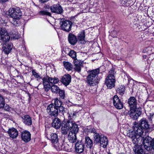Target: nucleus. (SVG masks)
I'll return each mask as SVG.
<instances>
[{
	"label": "nucleus",
	"instance_id": "f257e3e1",
	"mask_svg": "<svg viewBox=\"0 0 154 154\" xmlns=\"http://www.w3.org/2000/svg\"><path fill=\"white\" fill-rule=\"evenodd\" d=\"M77 129H79L77 125L74 121L71 119L64 121L62 123L61 131L63 135L67 134L69 130L70 131H72L73 130Z\"/></svg>",
	"mask_w": 154,
	"mask_h": 154
},
{
	"label": "nucleus",
	"instance_id": "f03ea898",
	"mask_svg": "<svg viewBox=\"0 0 154 154\" xmlns=\"http://www.w3.org/2000/svg\"><path fill=\"white\" fill-rule=\"evenodd\" d=\"M99 69H95L89 71V74L87 77V82L91 86H94L98 83L97 79L98 74L99 73Z\"/></svg>",
	"mask_w": 154,
	"mask_h": 154
},
{
	"label": "nucleus",
	"instance_id": "7ed1b4c3",
	"mask_svg": "<svg viewBox=\"0 0 154 154\" xmlns=\"http://www.w3.org/2000/svg\"><path fill=\"white\" fill-rule=\"evenodd\" d=\"M134 125L135 131H138V133H141L143 135V133L146 130H147L149 128V125L148 124L147 120L145 119H141L138 122H134Z\"/></svg>",
	"mask_w": 154,
	"mask_h": 154
},
{
	"label": "nucleus",
	"instance_id": "20e7f679",
	"mask_svg": "<svg viewBox=\"0 0 154 154\" xmlns=\"http://www.w3.org/2000/svg\"><path fill=\"white\" fill-rule=\"evenodd\" d=\"M115 73L114 69L112 68L109 71V74L106 79L105 84L109 89H111L115 86L116 80L114 74Z\"/></svg>",
	"mask_w": 154,
	"mask_h": 154
},
{
	"label": "nucleus",
	"instance_id": "39448f33",
	"mask_svg": "<svg viewBox=\"0 0 154 154\" xmlns=\"http://www.w3.org/2000/svg\"><path fill=\"white\" fill-rule=\"evenodd\" d=\"M9 15L13 19L19 20L22 17V14L19 8H10L9 10Z\"/></svg>",
	"mask_w": 154,
	"mask_h": 154
},
{
	"label": "nucleus",
	"instance_id": "423d86ee",
	"mask_svg": "<svg viewBox=\"0 0 154 154\" xmlns=\"http://www.w3.org/2000/svg\"><path fill=\"white\" fill-rule=\"evenodd\" d=\"M58 109L54 106L52 103L49 105L47 108V112L48 114L52 118L56 117L58 114Z\"/></svg>",
	"mask_w": 154,
	"mask_h": 154
},
{
	"label": "nucleus",
	"instance_id": "0eeeda50",
	"mask_svg": "<svg viewBox=\"0 0 154 154\" xmlns=\"http://www.w3.org/2000/svg\"><path fill=\"white\" fill-rule=\"evenodd\" d=\"M61 29L67 32H69L71 29L72 23L68 20H63L60 22Z\"/></svg>",
	"mask_w": 154,
	"mask_h": 154
},
{
	"label": "nucleus",
	"instance_id": "6e6552de",
	"mask_svg": "<svg viewBox=\"0 0 154 154\" xmlns=\"http://www.w3.org/2000/svg\"><path fill=\"white\" fill-rule=\"evenodd\" d=\"M10 37L6 29L1 28L0 29V42H6L8 41Z\"/></svg>",
	"mask_w": 154,
	"mask_h": 154
},
{
	"label": "nucleus",
	"instance_id": "1a4fd4ad",
	"mask_svg": "<svg viewBox=\"0 0 154 154\" xmlns=\"http://www.w3.org/2000/svg\"><path fill=\"white\" fill-rule=\"evenodd\" d=\"M141 109L140 108L130 109V112H128V114L131 118L134 120L137 119L141 114Z\"/></svg>",
	"mask_w": 154,
	"mask_h": 154
},
{
	"label": "nucleus",
	"instance_id": "9d476101",
	"mask_svg": "<svg viewBox=\"0 0 154 154\" xmlns=\"http://www.w3.org/2000/svg\"><path fill=\"white\" fill-rule=\"evenodd\" d=\"M143 138L142 142L143 143V145L144 147L147 151H151L150 145L151 143L153 141V139L149 136H147L145 137H143Z\"/></svg>",
	"mask_w": 154,
	"mask_h": 154
},
{
	"label": "nucleus",
	"instance_id": "9b49d317",
	"mask_svg": "<svg viewBox=\"0 0 154 154\" xmlns=\"http://www.w3.org/2000/svg\"><path fill=\"white\" fill-rule=\"evenodd\" d=\"M75 151L78 153L82 152L85 148V145L82 140H78L75 145Z\"/></svg>",
	"mask_w": 154,
	"mask_h": 154
},
{
	"label": "nucleus",
	"instance_id": "f8f14e48",
	"mask_svg": "<svg viewBox=\"0 0 154 154\" xmlns=\"http://www.w3.org/2000/svg\"><path fill=\"white\" fill-rule=\"evenodd\" d=\"M113 104L116 108L117 109H121L123 107V103L121 101L119 97L116 95L113 97Z\"/></svg>",
	"mask_w": 154,
	"mask_h": 154
},
{
	"label": "nucleus",
	"instance_id": "ddd939ff",
	"mask_svg": "<svg viewBox=\"0 0 154 154\" xmlns=\"http://www.w3.org/2000/svg\"><path fill=\"white\" fill-rule=\"evenodd\" d=\"M79 129L73 130L72 131H70L68 134V138L69 141L72 143L76 142L77 137L76 134L78 132Z\"/></svg>",
	"mask_w": 154,
	"mask_h": 154
},
{
	"label": "nucleus",
	"instance_id": "4468645a",
	"mask_svg": "<svg viewBox=\"0 0 154 154\" xmlns=\"http://www.w3.org/2000/svg\"><path fill=\"white\" fill-rule=\"evenodd\" d=\"M134 129H135L134 126V125L133 127V130L132 131L131 130L128 131L126 135L128 137L131 138L132 140L134 139L135 137H136L137 135L140 136L142 135L141 133H138L139 132V131H135Z\"/></svg>",
	"mask_w": 154,
	"mask_h": 154
},
{
	"label": "nucleus",
	"instance_id": "2eb2a0df",
	"mask_svg": "<svg viewBox=\"0 0 154 154\" xmlns=\"http://www.w3.org/2000/svg\"><path fill=\"white\" fill-rule=\"evenodd\" d=\"M21 136V139L25 142L27 143L31 140V134L28 131L22 132Z\"/></svg>",
	"mask_w": 154,
	"mask_h": 154
},
{
	"label": "nucleus",
	"instance_id": "dca6fc26",
	"mask_svg": "<svg viewBox=\"0 0 154 154\" xmlns=\"http://www.w3.org/2000/svg\"><path fill=\"white\" fill-rule=\"evenodd\" d=\"M52 13L61 14L63 13L62 7L59 4L54 5L50 7Z\"/></svg>",
	"mask_w": 154,
	"mask_h": 154
},
{
	"label": "nucleus",
	"instance_id": "f3484780",
	"mask_svg": "<svg viewBox=\"0 0 154 154\" xmlns=\"http://www.w3.org/2000/svg\"><path fill=\"white\" fill-rule=\"evenodd\" d=\"M54 146L56 149L58 151L60 150H64L66 151H68L69 150V149L68 148V145L66 144H63L62 143H55Z\"/></svg>",
	"mask_w": 154,
	"mask_h": 154
},
{
	"label": "nucleus",
	"instance_id": "a211bd4d",
	"mask_svg": "<svg viewBox=\"0 0 154 154\" xmlns=\"http://www.w3.org/2000/svg\"><path fill=\"white\" fill-rule=\"evenodd\" d=\"M128 103L130 109H134L138 108H137V100L134 97H131L128 99Z\"/></svg>",
	"mask_w": 154,
	"mask_h": 154
},
{
	"label": "nucleus",
	"instance_id": "6ab92c4d",
	"mask_svg": "<svg viewBox=\"0 0 154 154\" xmlns=\"http://www.w3.org/2000/svg\"><path fill=\"white\" fill-rule=\"evenodd\" d=\"M71 77L69 74L64 75L60 80V82L65 86L68 85L71 82Z\"/></svg>",
	"mask_w": 154,
	"mask_h": 154
},
{
	"label": "nucleus",
	"instance_id": "aec40b11",
	"mask_svg": "<svg viewBox=\"0 0 154 154\" xmlns=\"http://www.w3.org/2000/svg\"><path fill=\"white\" fill-rule=\"evenodd\" d=\"M7 132L10 137L13 139L16 138L18 135V131L13 128H9Z\"/></svg>",
	"mask_w": 154,
	"mask_h": 154
},
{
	"label": "nucleus",
	"instance_id": "412c9836",
	"mask_svg": "<svg viewBox=\"0 0 154 154\" xmlns=\"http://www.w3.org/2000/svg\"><path fill=\"white\" fill-rule=\"evenodd\" d=\"M51 125L55 128L58 129L60 128L61 125V120L58 118L55 117L52 120Z\"/></svg>",
	"mask_w": 154,
	"mask_h": 154
},
{
	"label": "nucleus",
	"instance_id": "4be33fe9",
	"mask_svg": "<svg viewBox=\"0 0 154 154\" xmlns=\"http://www.w3.org/2000/svg\"><path fill=\"white\" fill-rule=\"evenodd\" d=\"M143 145H135L133 148V150L137 154H145V152L143 149Z\"/></svg>",
	"mask_w": 154,
	"mask_h": 154
},
{
	"label": "nucleus",
	"instance_id": "5701e85b",
	"mask_svg": "<svg viewBox=\"0 0 154 154\" xmlns=\"http://www.w3.org/2000/svg\"><path fill=\"white\" fill-rule=\"evenodd\" d=\"M68 40L72 45H75L77 42V38L76 36L72 33L69 34L68 36Z\"/></svg>",
	"mask_w": 154,
	"mask_h": 154
},
{
	"label": "nucleus",
	"instance_id": "b1692460",
	"mask_svg": "<svg viewBox=\"0 0 154 154\" xmlns=\"http://www.w3.org/2000/svg\"><path fill=\"white\" fill-rule=\"evenodd\" d=\"M23 122L26 125L29 126L32 124L31 117L29 115H26L22 117Z\"/></svg>",
	"mask_w": 154,
	"mask_h": 154
},
{
	"label": "nucleus",
	"instance_id": "393cba45",
	"mask_svg": "<svg viewBox=\"0 0 154 154\" xmlns=\"http://www.w3.org/2000/svg\"><path fill=\"white\" fill-rule=\"evenodd\" d=\"M85 33L84 30L80 32L78 35V39L81 42V44H84L86 43L85 40Z\"/></svg>",
	"mask_w": 154,
	"mask_h": 154
},
{
	"label": "nucleus",
	"instance_id": "a878e982",
	"mask_svg": "<svg viewBox=\"0 0 154 154\" xmlns=\"http://www.w3.org/2000/svg\"><path fill=\"white\" fill-rule=\"evenodd\" d=\"M44 88L46 91H48L50 89L51 85L47 77H44L42 79Z\"/></svg>",
	"mask_w": 154,
	"mask_h": 154
},
{
	"label": "nucleus",
	"instance_id": "bb28decb",
	"mask_svg": "<svg viewBox=\"0 0 154 154\" xmlns=\"http://www.w3.org/2000/svg\"><path fill=\"white\" fill-rule=\"evenodd\" d=\"M12 45L9 44H5L3 45V49L4 52L7 54H9L12 48Z\"/></svg>",
	"mask_w": 154,
	"mask_h": 154
},
{
	"label": "nucleus",
	"instance_id": "cd10ccee",
	"mask_svg": "<svg viewBox=\"0 0 154 154\" xmlns=\"http://www.w3.org/2000/svg\"><path fill=\"white\" fill-rule=\"evenodd\" d=\"M99 143H100L101 146L103 148H106L108 143L107 137L103 135V136L101 137Z\"/></svg>",
	"mask_w": 154,
	"mask_h": 154
},
{
	"label": "nucleus",
	"instance_id": "c85d7f7f",
	"mask_svg": "<svg viewBox=\"0 0 154 154\" xmlns=\"http://www.w3.org/2000/svg\"><path fill=\"white\" fill-rule=\"evenodd\" d=\"M74 62L75 66L74 68V70L78 72H80L81 70V66L82 64V63L77 60H75Z\"/></svg>",
	"mask_w": 154,
	"mask_h": 154
},
{
	"label": "nucleus",
	"instance_id": "c756f323",
	"mask_svg": "<svg viewBox=\"0 0 154 154\" xmlns=\"http://www.w3.org/2000/svg\"><path fill=\"white\" fill-rule=\"evenodd\" d=\"M85 142L87 147L90 149L91 148L93 145V142L92 140L89 137H85Z\"/></svg>",
	"mask_w": 154,
	"mask_h": 154
},
{
	"label": "nucleus",
	"instance_id": "7c9ffc66",
	"mask_svg": "<svg viewBox=\"0 0 154 154\" xmlns=\"http://www.w3.org/2000/svg\"><path fill=\"white\" fill-rule=\"evenodd\" d=\"M52 143H57L58 140V138L57 134L56 133H51L49 138Z\"/></svg>",
	"mask_w": 154,
	"mask_h": 154
},
{
	"label": "nucleus",
	"instance_id": "2f4dec72",
	"mask_svg": "<svg viewBox=\"0 0 154 154\" xmlns=\"http://www.w3.org/2000/svg\"><path fill=\"white\" fill-rule=\"evenodd\" d=\"M103 134H99V133H96L94 134L93 136L94 140V143H99L101 137L103 136Z\"/></svg>",
	"mask_w": 154,
	"mask_h": 154
},
{
	"label": "nucleus",
	"instance_id": "473e14b6",
	"mask_svg": "<svg viewBox=\"0 0 154 154\" xmlns=\"http://www.w3.org/2000/svg\"><path fill=\"white\" fill-rule=\"evenodd\" d=\"M44 77H47L48 81H49V83H51L56 84L59 81L58 79L56 78V77L52 78L47 75L45 76Z\"/></svg>",
	"mask_w": 154,
	"mask_h": 154
},
{
	"label": "nucleus",
	"instance_id": "72a5a7b5",
	"mask_svg": "<svg viewBox=\"0 0 154 154\" xmlns=\"http://www.w3.org/2000/svg\"><path fill=\"white\" fill-rule=\"evenodd\" d=\"M125 90V87L124 86L121 85L116 89L117 92L120 95H122L124 94Z\"/></svg>",
	"mask_w": 154,
	"mask_h": 154
},
{
	"label": "nucleus",
	"instance_id": "f704fd0d",
	"mask_svg": "<svg viewBox=\"0 0 154 154\" xmlns=\"http://www.w3.org/2000/svg\"><path fill=\"white\" fill-rule=\"evenodd\" d=\"M63 64L65 68L68 71L72 70L73 68V65L70 63L68 62L64 61Z\"/></svg>",
	"mask_w": 154,
	"mask_h": 154
},
{
	"label": "nucleus",
	"instance_id": "c9c22d12",
	"mask_svg": "<svg viewBox=\"0 0 154 154\" xmlns=\"http://www.w3.org/2000/svg\"><path fill=\"white\" fill-rule=\"evenodd\" d=\"M142 135L140 136L137 135L136 137H135L134 139L132 140L134 144H138L139 143V142L140 140L142 141L143 140V137H142Z\"/></svg>",
	"mask_w": 154,
	"mask_h": 154
},
{
	"label": "nucleus",
	"instance_id": "e433bc0d",
	"mask_svg": "<svg viewBox=\"0 0 154 154\" xmlns=\"http://www.w3.org/2000/svg\"><path fill=\"white\" fill-rule=\"evenodd\" d=\"M62 102L57 98L54 99V106L59 109V107L62 106Z\"/></svg>",
	"mask_w": 154,
	"mask_h": 154
},
{
	"label": "nucleus",
	"instance_id": "4c0bfd02",
	"mask_svg": "<svg viewBox=\"0 0 154 154\" xmlns=\"http://www.w3.org/2000/svg\"><path fill=\"white\" fill-rule=\"evenodd\" d=\"M10 33L14 38L15 39H18L19 38V36L18 35L16 29L15 30H13L11 31Z\"/></svg>",
	"mask_w": 154,
	"mask_h": 154
},
{
	"label": "nucleus",
	"instance_id": "58836bf2",
	"mask_svg": "<svg viewBox=\"0 0 154 154\" xmlns=\"http://www.w3.org/2000/svg\"><path fill=\"white\" fill-rule=\"evenodd\" d=\"M69 55L74 59L77 60L76 59V53L73 50H71L69 53Z\"/></svg>",
	"mask_w": 154,
	"mask_h": 154
},
{
	"label": "nucleus",
	"instance_id": "ea45409f",
	"mask_svg": "<svg viewBox=\"0 0 154 154\" xmlns=\"http://www.w3.org/2000/svg\"><path fill=\"white\" fill-rule=\"evenodd\" d=\"M51 89L53 92L55 93H57L60 90L59 87L54 85H53L51 87Z\"/></svg>",
	"mask_w": 154,
	"mask_h": 154
},
{
	"label": "nucleus",
	"instance_id": "a19ab883",
	"mask_svg": "<svg viewBox=\"0 0 154 154\" xmlns=\"http://www.w3.org/2000/svg\"><path fill=\"white\" fill-rule=\"evenodd\" d=\"M5 105V99L1 95H0V109L3 108Z\"/></svg>",
	"mask_w": 154,
	"mask_h": 154
},
{
	"label": "nucleus",
	"instance_id": "79ce46f5",
	"mask_svg": "<svg viewBox=\"0 0 154 154\" xmlns=\"http://www.w3.org/2000/svg\"><path fill=\"white\" fill-rule=\"evenodd\" d=\"M39 15H48L51 16V14L50 13L45 11H41L39 12Z\"/></svg>",
	"mask_w": 154,
	"mask_h": 154
},
{
	"label": "nucleus",
	"instance_id": "37998d69",
	"mask_svg": "<svg viewBox=\"0 0 154 154\" xmlns=\"http://www.w3.org/2000/svg\"><path fill=\"white\" fill-rule=\"evenodd\" d=\"M58 92L60 98L62 99H64L65 97L64 91L63 90H60V89Z\"/></svg>",
	"mask_w": 154,
	"mask_h": 154
},
{
	"label": "nucleus",
	"instance_id": "c03bdc74",
	"mask_svg": "<svg viewBox=\"0 0 154 154\" xmlns=\"http://www.w3.org/2000/svg\"><path fill=\"white\" fill-rule=\"evenodd\" d=\"M66 109L65 108L61 106L59 107L58 110H59L60 112L63 115L65 112Z\"/></svg>",
	"mask_w": 154,
	"mask_h": 154
},
{
	"label": "nucleus",
	"instance_id": "a18cd8bd",
	"mask_svg": "<svg viewBox=\"0 0 154 154\" xmlns=\"http://www.w3.org/2000/svg\"><path fill=\"white\" fill-rule=\"evenodd\" d=\"M32 73L33 75L36 78H39L40 79H41V77H40V76L38 75V74L34 70H32Z\"/></svg>",
	"mask_w": 154,
	"mask_h": 154
},
{
	"label": "nucleus",
	"instance_id": "49530a36",
	"mask_svg": "<svg viewBox=\"0 0 154 154\" xmlns=\"http://www.w3.org/2000/svg\"><path fill=\"white\" fill-rule=\"evenodd\" d=\"M88 131L91 133H93L94 134H95L96 133H97V132L96 129L94 128H91L89 129V131Z\"/></svg>",
	"mask_w": 154,
	"mask_h": 154
},
{
	"label": "nucleus",
	"instance_id": "de8ad7c7",
	"mask_svg": "<svg viewBox=\"0 0 154 154\" xmlns=\"http://www.w3.org/2000/svg\"><path fill=\"white\" fill-rule=\"evenodd\" d=\"M4 109L7 111H9L11 109V108L7 104L5 105L4 106Z\"/></svg>",
	"mask_w": 154,
	"mask_h": 154
},
{
	"label": "nucleus",
	"instance_id": "09e8293b",
	"mask_svg": "<svg viewBox=\"0 0 154 154\" xmlns=\"http://www.w3.org/2000/svg\"><path fill=\"white\" fill-rule=\"evenodd\" d=\"M150 145L151 150L153 149L154 150V138L153 139V141L151 143Z\"/></svg>",
	"mask_w": 154,
	"mask_h": 154
},
{
	"label": "nucleus",
	"instance_id": "8fccbe9b",
	"mask_svg": "<svg viewBox=\"0 0 154 154\" xmlns=\"http://www.w3.org/2000/svg\"><path fill=\"white\" fill-rule=\"evenodd\" d=\"M13 24L15 26H18L19 25V23H18V21L16 20L14 21L13 23Z\"/></svg>",
	"mask_w": 154,
	"mask_h": 154
},
{
	"label": "nucleus",
	"instance_id": "3c124183",
	"mask_svg": "<svg viewBox=\"0 0 154 154\" xmlns=\"http://www.w3.org/2000/svg\"><path fill=\"white\" fill-rule=\"evenodd\" d=\"M39 2L42 3H44L45 2H46L49 0H39Z\"/></svg>",
	"mask_w": 154,
	"mask_h": 154
},
{
	"label": "nucleus",
	"instance_id": "603ef678",
	"mask_svg": "<svg viewBox=\"0 0 154 154\" xmlns=\"http://www.w3.org/2000/svg\"><path fill=\"white\" fill-rule=\"evenodd\" d=\"M8 0H0V2L5 3L7 2Z\"/></svg>",
	"mask_w": 154,
	"mask_h": 154
},
{
	"label": "nucleus",
	"instance_id": "864d4df0",
	"mask_svg": "<svg viewBox=\"0 0 154 154\" xmlns=\"http://www.w3.org/2000/svg\"><path fill=\"white\" fill-rule=\"evenodd\" d=\"M75 113H73L72 114H71V115H72V117L73 118H74V117L75 116Z\"/></svg>",
	"mask_w": 154,
	"mask_h": 154
},
{
	"label": "nucleus",
	"instance_id": "5fc2aeb1",
	"mask_svg": "<svg viewBox=\"0 0 154 154\" xmlns=\"http://www.w3.org/2000/svg\"><path fill=\"white\" fill-rule=\"evenodd\" d=\"M146 57L147 56L146 55H143V57L144 59H146Z\"/></svg>",
	"mask_w": 154,
	"mask_h": 154
},
{
	"label": "nucleus",
	"instance_id": "6e6d98bb",
	"mask_svg": "<svg viewBox=\"0 0 154 154\" xmlns=\"http://www.w3.org/2000/svg\"><path fill=\"white\" fill-rule=\"evenodd\" d=\"M108 154H111V153L110 152H109Z\"/></svg>",
	"mask_w": 154,
	"mask_h": 154
},
{
	"label": "nucleus",
	"instance_id": "4d7b16f0",
	"mask_svg": "<svg viewBox=\"0 0 154 154\" xmlns=\"http://www.w3.org/2000/svg\"><path fill=\"white\" fill-rule=\"evenodd\" d=\"M123 154V153H119V154Z\"/></svg>",
	"mask_w": 154,
	"mask_h": 154
},
{
	"label": "nucleus",
	"instance_id": "13d9d810",
	"mask_svg": "<svg viewBox=\"0 0 154 154\" xmlns=\"http://www.w3.org/2000/svg\"><path fill=\"white\" fill-rule=\"evenodd\" d=\"M153 35H154V33L153 34Z\"/></svg>",
	"mask_w": 154,
	"mask_h": 154
}]
</instances>
